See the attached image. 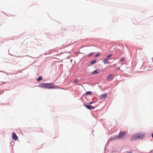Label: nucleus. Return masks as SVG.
I'll return each instance as SVG.
<instances>
[{
    "label": "nucleus",
    "instance_id": "17",
    "mask_svg": "<svg viewBox=\"0 0 153 153\" xmlns=\"http://www.w3.org/2000/svg\"><path fill=\"white\" fill-rule=\"evenodd\" d=\"M94 54V53H90L89 55H88V56H92L93 54Z\"/></svg>",
    "mask_w": 153,
    "mask_h": 153
},
{
    "label": "nucleus",
    "instance_id": "7",
    "mask_svg": "<svg viewBox=\"0 0 153 153\" xmlns=\"http://www.w3.org/2000/svg\"><path fill=\"white\" fill-rule=\"evenodd\" d=\"M12 138L15 140H16L18 139V137L15 133H13Z\"/></svg>",
    "mask_w": 153,
    "mask_h": 153
},
{
    "label": "nucleus",
    "instance_id": "2",
    "mask_svg": "<svg viewBox=\"0 0 153 153\" xmlns=\"http://www.w3.org/2000/svg\"><path fill=\"white\" fill-rule=\"evenodd\" d=\"M145 136L144 132H140L139 134H137L134 135L131 137V141L136 140L139 139H142Z\"/></svg>",
    "mask_w": 153,
    "mask_h": 153
},
{
    "label": "nucleus",
    "instance_id": "3",
    "mask_svg": "<svg viewBox=\"0 0 153 153\" xmlns=\"http://www.w3.org/2000/svg\"><path fill=\"white\" fill-rule=\"evenodd\" d=\"M127 132L126 131H121L120 132L118 136H117L118 139H122L125 137Z\"/></svg>",
    "mask_w": 153,
    "mask_h": 153
},
{
    "label": "nucleus",
    "instance_id": "8",
    "mask_svg": "<svg viewBox=\"0 0 153 153\" xmlns=\"http://www.w3.org/2000/svg\"><path fill=\"white\" fill-rule=\"evenodd\" d=\"M99 69H97L94 71L91 72V74L93 75H94L98 74L99 73Z\"/></svg>",
    "mask_w": 153,
    "mask_h": 153
},
{
    "label": "nucleus",
    "instance_id": "16",
    "mask_svg": "<svg viewBox=\"0 0 153 153\" xmlns=\"http://www.w3.org/2000/svg\"><path fill=\"white\" fill-rule=\"evenodd\" d=\"M125 58H122L120 59V61L123 62L125 60Z\"/></svg>",
    "mask_w": 153,
    "mask_h": 153
},
{
    "label": "nucleus",
    "instance_id": "22",
    "mask_svg": "<svg viewBox=\"0 0 153 153\" xmlns=\"http://www.w3.org/2000/svg\"><path fill=\"white\" fill-rule=\"evenodd\" d=\"M118 69H120V68H118Z\"/></svg>",
    "mask_w": 153,
    "mask_h": 153
},
{
    "label": "nucleus",
    "instance_id": "18",
    "mask_svg": "<svg viewBox=\"0 0 153 153\" xmlns=\"http://www.w3.org/2000/svg\"><path fill=\"white\" fill-rule=\"evenodd\" d=\"M100 55V54L99 53H97V54H96L95 56V57H97V56H99Z\"/></svg>",
    "mask_w": 153,
    "mask_h": 153
},
{
    "label": "nucleus",
    "instance_id": "13",
    "mask_svg": "<svg viewBox=\"0 0 153 153\" xmlns=\"http://www.w3.org/2000/svg\"><path fill=\"white\" fill-rule=\"evenodd\" d=\"M42 77L41 76L39 77L37 79V80L38 81H40L42 80Z\"/></svg>",
    "mask_w": 153,
    "mask_h": 153
},
{
    "label": "nucleus",
    "instance_id": "6",
    "mask_svg": "<svg viewBox=\"0 0 153 153\" xmlns=\"http://www.w3.org/2000/svg\"><path fill=\"white\" fill-rule=\"evenodd\" d=\"M107 93L101 94L100 96V98L101 99H105L106 98L107 96Z\"/></svg>",
    "mask_w": 153,
    "mask_h": 153
},
{
    "label": "nucleus",
    "instance_id": "11",
    "mask_svg": "<svg viewBox=\"0 0 153 153\" xmlns=\"http://www.w3.org/2000/svg\"><path fill=\"white\" fill-rule=\"evenodd\" d=\"M117 138V136H114L113 137H111L110 139V141L112 140H115V139Z\"/></svg>",
    "mask_w": 153,
    "mask_h": 153
},
{
    "label": "nucleus",
    "instance_id": "19",
    "mask_svg": "<svg viewBox=\"0 0 153 153\" xmlns=\"http://www.w3.org/2000/svg\"><path fill=\"white\" fill-rule=\"evenodd\" d=\"M92 103H93V102H90L89 103V104H92Z\"/></svg>",
    "mask_w": 153,
    "mask_h": 153
},
{
    "label": "nucleus",
    "instance_id": "20",
    "mask_svg": "<svg viewBox=\"0 0 153 153\" xmlns=\"http://www.w3.org/2000/svg\"><path fill=\"white\" fill-rule=\"evenodd\" d=\"M127 153H131V152L130 151L128 152Z\"/></svg>",
    "mask_w": 153,
    "mask_h": 153
},
{
    "label": "nucleus",
    "instance_id": "4",
    "mask_svg": "<svg viewBox=\"0 0 153 153\" xmlns=\"http://www.w3.org/2000/svg\"><path fill=\"white\" fill-rule=\"evenodd\" d=\"M84 105L88 109H94L95 107L91 105H88L85 104H84Z\"/></svg>",
    "mask_w": 153,
    "mask_h": 153
},
{
    "label": "nucleus",
    "instance_id": "15",
    "mask_svg": "<svg viewBox=\"0 0 153 153\" xmlns=\"http://www.w3.org/2000/svg\"><path fill=\"white\" fill-rule=\"evenodd\" d=\"M112 56V54H110L107 56L106 58L108 59L111 56Z\"/></svg>",
    "mask_w": 153,
    "mask_h": 153
},
{
    "label": "nucleus",
    "instance_id": "14",
    "mask_svg": "<svg viewBox=\"0 0 153 153\" xmlns=\"http://www.w3.org/2000/svg\"><path fill=\"white\" fill-rule=\"evenodd\" d=\"M79 81V80L78 79H76L75 80H74L73 81L74 83H76L77 82H78Z\"/></svg>",
    "mask_w": 153,
    "mask_h": 153
},
{
    "label": "nucleus",
    "instance_id": "10",
    "mask_svg": "<svg viewBox=\"0 0 153 153\" xmlns=\"http://www.w3.org/2000/svg\"><path fill=\"white\" fill-rule=\"evenodd\" d=\"M97 60L96 59H94L92 61L90 62V65H91L95 63L96 62Z\"/></svg>",
    "mask_w": 153,
    "mask_h": 153
},
{
    "label": "nucleus",
    "instance_id": "21",
    "mask_svg": "<svg viewBox=\"0 0 153 153\" xmlns=\"http://www.w3.org/2000/svg\"><path fill=\"white\" fill-rule=\"evenodd\" d=\"M152 137H153V133L152 134Z\"/></svg>",
    "mask_w": 153,
    "mask_h": 153
},
{
    "label": "nucleus",
    "instance_id": "12",
    "mask_svg": "<svg viewBox=\"0 0 153 153\" xmlns=\"http://www.w3.org/2000/svg\"><path fill=\"white\" fill-rule=\"evenodd\" d=\"M86 94L89 95H91L92 94V92L91 91H87L86 92Z\"/></svg>",
    "mask_w": 153,
    "mask_h": 153
},
{
    "label": "nucleus",
    "instance_id": "5",
    "mask_svg": "<svg viewBox=\"0 0 153 153\" xmlns=\"http://www.w3.org/2000/svg\"><path fill=\"white\" fill-rule=\"evenodd\" d=\"M114 76L112 74H109L108 78V80H110L114 78Z\"/></svg>",
    "mask_w": 153,
    "mask_h": 153
},
{
    "label": "nucleus",
    "instance_id": "9",
    "mask_svg": "<svg viewBox=\"0 0 153 153\" xmlns=\"http://www.w3.org/2000/svg\"><path fill=\"white\" fill-rule=\"evenodd\" d=\"M108 60L109 59L106 58L104 59L103 61L105 64H106L108 63H109V62H108Z\"/></svg>",
    "mask_w": 153,
    "mask_h": 153
},
{
    "label": "nucleus",
    "instance_id": "1",
    "mask_svg": "<svg viewBox=\"0 0 153 153\" xmlns=\"http://www.w3.org/2000/svg\"><path fill=\"white\" fill-rule=\"evenodd\" d=\"M39 87L43 88H46L48 89H50L52 88H56L53 85V83H41L39 84Z\"/></svg>",
    "mask_w": 153,
    "mask_h": 153
}]
</instances>
